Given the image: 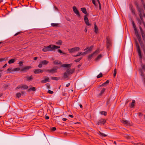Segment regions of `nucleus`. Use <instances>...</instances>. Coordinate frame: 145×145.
<instances>
[{
	"instance_id": "nucleus-1",
	"label": "nucleus",
	"mask_w": 145,
	"mask_h": 145,
	"mask_svg": "<svg viewBox=\"0 0 145 145\" xmlns=\"http://www.w3.org/2000/svg\"><path fill=\"white\" fill-rule=\"evenodd\" d=\"M72 64L71 63L70 64H63L61 67H65L67 68H70L72 66ZM75 71L74 68L72 69L69 68L67 69L65 72L63 74V77L64 79H65L69 77V76L72 74L74 73Z\"/></svg>"
},
{
	"instance_id": "nucleus-2",
	"label": "nucleus",
	"mask_w": 145,
	"mask_h": 145,
	"mask_svg": "<svg viewBox=\"0 0 145 145\" xmlns=\"http://www.w3.org/2000/svg\"><path fill=\"white\" fill-rule=\"evenodd\" d=\"M60 46H56L54 44H50L48 46H44L42 49V51L44 52L48 51H55V49L59 48Z\"/></svg>"
},
{
	"instance_id": "nucleus-3",
	"label": "nucleus",
	"mask_w": 145,
	"mask_h": 145,
	"mask_svg": "<svg viewBox=\"0 0 145 145\" xmlns=\"http://www.w3.org/2000/svg\"><path fill=\"white\" fill-rule=\"evenodd\" d=\"M81 10L83 13L85 14L84 16V20L85 23L88 26H90L91 24L89 23V20L87 17L88 14L87 13L86 8L85 7L81 8Z\"/></svg>"
},
{
	"instance_id": "nucleus-4",
	"label": "nucleus",
	"mask_w": 145,
	"mask_h": 145,
	"mask_svg": "<svg viewBox=\"0 0 145 145\" xmlns=\"http://www.w3.org/2000/svg\"><path fill=\"white\" fill-rule=\"evenodd\" d=\"M106 48L109 50L110 47L112 46V40L108 37H107L106 38Z\"/></svg>"
},
{
	"instance_id": "nucleus-5",
	"label": "nucleus",
	"mask_w": 145,
	"mask_h": 145,
	"mask_svg": "<svg viewBox=\"0 0 145 145\" xmlns=\"http://www.w3.org/2000/svg\"><path fill=\"white\" fill-rule=\"evenodd\" d=\"M59 68L57 66H55L53 67L50 69H48L45 71L46 72H47L49 73H54L57 72V70Z\"/></svg>"
},
{
	"instance_id": "nucleus-6",
	"label": "nucleus",
	"mask_w": 145,
	"mask_h": 145,
	"mask_svg": "<svg viewBox=\"0 0 145 145\" xmlns=\"http://www.w3.org/2000/svg\"><path fill=\"white\" fill-rule=\"evenodd\" d=\"M136 45L137 47V50L139 58L141 59L142 57L141 52L140 46L137 40L135 41Z\"/></svg>"
},
{
	"instance_id": "nucleus-7",
	"label": "nucleus",
	"mask_w": 145,
	"mask_h": 145,
	"mask_svg": "<svg viewBox=\"0 0 145 145\" xmlns=\"http://www.w3.org/2000/svg\"><path fill=\"white\" fill-rule=\"evenodd\" d=\"M142 69H139V72L140 76L142 77V79L144 80H145L144 75L143 73V71L142 69H144L145 70V65H142Z\"/></svg>"
},
{
	"instance_id": "nucleus-8",
	"label": "nucleus",
	"mask_w": 145,
	"mask_h": 145,
	"mask_svg": "<svg viewBox=\"0 0 145 145\" xmlns=\"http://www.w3.org/2000/svg\"><path fill=\"white\" fill-rule=\"evenodd\" d=\"M106 122V119L101 118L98 121V125H104Z\"/></svg>"
},
{
	"instance_id": "nucleus-9",
	"label": "nucleus",
	"mask_w": 145,
	"mask_h": 145,
	"mask_svg": "<svg viewBox=\"0 0 145 145\" xmlns=\"http://www.w3.org/2000/svg\"><path fill=\"white\" fill-rule=\"evenodd\" d=\"M72 9L73 12L74 13L76 14L77 16L80 18V12L78 10L76 7L75 6H74L72 7Z\"/></svg>"
},
{
	"instance_id": "nucleus-10",
	"label": "nucleus",
	"mask_w": 145,
	"mask_h": 145,
	"mask_svg": "<svg viewBox=\"0 0 145 145\" xmlns=\"http://www.w3.org/2000/svg\"><path fill=\"white\" fill-rule=\"evenodd\" d=\"M72 9L73 12L74 13L76 14L77 16L80 18V12L78 10L76 7L75 6H74L72 7Z\"/></svg>"
},
{
	"instance_id": "nucleus-11",
	"label": "nucleus",
	"mask_w": 145,
	"mask_h": 145,
	"mask_svg": "<svg viewBox=\"0 0 145 145\" xmlns=\"http://www.w3.org/2000/svg\"><path fill=\"white\" fill-rule=\"evenodd\" d=\"M32 67L31 66H27L24 67L20 69L21 71L23 72H26L28 71L30 69L32 68Z\"/></svg>"
},
{
	"instance_id": "nucleus-12",
	"label": "nucleus",
	"mask_w": 145,
	"mask_h": 145,
	"mask_svg": "<svg viewBox=\"0 0 145 145\" xmlns=\"http://www.w3.org/2000/svg\"><path fill=\"white\" fill-rule=\"evenodd\" d=\"M80 50V48L79 47H74L68 49L70 53H71L73 52H76Z\"/></svg>"
},
{
	"instance_id": "nucleus-13",
	"label": "nucleus",
	"mask_w": 145,
	"mask_h": 145,
	"mask_svg": "<svg viewBox=\"0 0 145 145\" xmlns=\"http://www.w3.org/2000/svg\"><path fill=\"white\" fill-rule=\"evenodd\" d=\"M122 123L126 125L127 126H131L130 122L129 121L126 120H122Z\"/></svg>"
},
{
	"instance_id": "nucleus-14",
	"label": "nucleus",
	"mask_w": 145,
	"mask_h": 145,
	"mask_svg": "<svg viewBox=\"0 0 145 145\" xmlns=\"http://www.w3.org/2000/svg\"><path fill=\"white\" fill-rule=\"evenodd\" d=\"M43 72V70L41 69H36L34 70V72L35 74L42 73Z\"/></svg>"
},
{
	"instance_id": "nucleus-15",
	"label": "nucleus",
	"mask_w": 145,
	"mask_h": 145,
	"mask_svg": "<svg viewBox=\"0 0 145 145\" xmlns=\"http://www.w3.org/2000/svg\"><path fill=\"white\" fill-rule=\"evenodd\" d=\"M137 9L139 13V16H141V15H142V13L144 12V10L143 9L140 7L138 8Z\"/></svg>"
},
{
	"instance_id": "nucleus-16",
	"label": "nucleus",
	"mask_w": 145,
	"mask_h": 145,
	"mask_svg": "<svg viewBox=\"0 0 145 145\" xmlns=\"http://www.w3.org/2000/svg\"><path fill=\"white\" fill-rule=\"evenodd\" d=\"M93 47V45H91L90 47H87L84 49V50H86V51H87L89 53L92 50Z\"/></svg>"
},
{
	"instance_id": "nucleus-17",
	"label": "nucleus",
	"mask_w": 145,
	"mask_h": 145,
	"mask_svg": "<svg viewBox=\"0 0 145 145\" xmlns=\"http://www.w3.org/2000/svg\"><path fill=\"white\" fill-rule=\"evenodd\" d=\"M110 81L109 80H107L106 82L103 83L101 85H99V87H100L103 86H107V84H108L109 82Z\"/></svg>"
},
{
	"instance_id": "nucleus-18",
	"label": "nucleus",
	"mask_w": 145,
	"mask_h": 145,
	"mask_svg": "<svg viewBox=\"0 0 145 145\" xmlns=\"http://www.w3.org/2000/svg\"><path fill=\"white\" fill-rule=\"evenodd\" d=\"M50 82V79L48 77L46 78L44 80H42L41 82L42 83H44L46 82Z\"/></svg>"
},
{
	"instance_id": "nucleus-19",
	"label": "nucleus",
	"mask_w": 145,
	"mask_h": 145,
	"mask_svg": "<svg viewBox=\"0 0 145 145\" xmlns=\"http://www.w3.org/2000/svg\"><path fill=\"white\" fill-rule=\"evenodd\" d=\"M94 32L96 33L97 34L98 32V28L95 22L94 24Z\"/></svg>"
},
{
	"instance_id": "nucleus-20",
	"label": "nucleus",
	"mask_w": 145,
	"mask_h": 145,
	"mask_svg": "<svg viewBox=\"0 0 145 145\" xmlns=\"http://www.w3.org/2000/svg\"><path fill=\"white\" fill-rule=\"evenodd\" d=\"M135 100H133L132 101V103L130 104V107L131 108H133L135 106Z\"/></svg>"
},
{
	"instance_id": "nucleus-21",
	"label": "nucleus",
	"mask_w": 145,
	"mask_h": 145,
	"mask_svg": "<svg viewBox=\"0 0 145 145\" xmlns=\"http://www.w3.org/2000/svg\"><path fill=\"white\" fill-rule=\"evenodd\" d=\"M26 78L27 79V81L29 82L33 78V77L32 75L30 76H27L26 77Z\"/></svg>"
},
{
	"instance_id": "nucleus-22",
	"label": "nucleus",
	"mask_w": 145,
	"mask_h": 145,
	"mask_svg": "<svg viewBox=\"0 0 145 145\" xmlns=\"http://www.w3.org/2000/svg\"><path fill=\"white\" fill-rule=\"evenodd\" d=\"M53 63L55 65H61L62 64V63L60 61H59L58 60H56L55 61H53Z\"/></svg>"
},
{
	"instance_id": "nucleus-23",
	"label": "nucleus",
	"mask_w": 145,
	"mask_h": 145,
	"mask_svg": "<svg viewBox=\"0 0 145 145\" xmlns=\"http://www.w3.org/2000/svg\"><path fill=\"white\" fill-rule=\"evenodd\" d=\"M94 55V54L93 53L91 54H90L88 56H87V58L88 60L89 61L93 57Z\"/></svg>"
},
{
	"instance_id": "nucleus-24",
	"label": "nucleus",
	"mask_w": 145,
	"mask_h": 145,
	"mask_svg": "<svg viewBox=\"0 0 145 145\" xmlns=\"http://www.w3.org/2000/svg\"><path fill=\"white\" fill-rule=\"evenodd\" d=\"M42 65H46L49 63V61L46 60H44L40 61Z\"/></svg>"
},
{
	"instance_id": "nucleus-25",
	"label": "nucleus",
	"mask_w": 145,
	"mask_h": 145,
	"mask_svg": "<svg viewBox=\"0 0 145 145\" xmlns=\"http://www.w3.org/2000/svg\"><path fill=\"white\" fill-rule=\"evenodd\" d=\"M16 59H11L8 61V63L9 64L12 63H14L16 61Z\"/></svg>"
},
{
	"instance_id": "nucleus-26",
	"label": "nucleus",
	"mask_w": 145,
	"mask_h": 145,
	"mask_svg": "<svg viewBox=\"0 0 145 145\" xmlns=\"http://www.w3.org/2000/svg\"><path fill=\"white\" fill-rule=\"evenodd\" d=\"M63 42L62 40H58L57 42H56V44L57 45H61L62 44Z\"/></svg>"
},
{
	"instance_id": "nucleus-27",
	"label": "nucleus",
	"mask_w": 145,
	"mask_h": 145,
	"mask_svg": "<svg viewBox=\"0 0 145 145\" xmlns=\"http://www.w3.org/2000/svg\"><path fill=\"white\" fill-rule=\"evenodd\" d=\"M139 16L140 17V19L141 20V22H142V23L143 24L144 26L145 27V23H144V20H143V18L142 15H141V16L139 15Z\"/></svg>"
},
{
	"instance_id": "nucleus-28",
	"label": "nucleus",
	"mask_w": 145,
	"mask_h": 145,
	"mask_svg": "<svg viewBox=\"0 0 145 145\" xmlns=\"http://www.w3.org/2000/svg\"><path fill=\"white\" fill-rule=\"evenodd\" d=\"M7 71L8 72L7 73H10L11 72H13V69L12 67H9L7 70Z\"/></svg>"
},
{
	"instance_id": "nucleus-29",
	"label": "nucleus",
	"mask_w": 145,
	"mask_h": 145,
	"mask_svg": "<svg viewBox=\"0 0 145 145\" xmlns=\"http://www.w3.org/2000/svg\"><path fill=\"white\" fill-rule=\"evenodd\" d=\"M134 4L135 6L136 7L137 9L138 8L140 7L139 6V4L138 3L137 1H135L134 2Z\"/></svg>"
},
{
	"instance_id": "nucleus-30",
	"label": "nucleus",
	"mask_w": 145,
	"mask_h": 145,
	"mask_svg": "<svg viewBox=\"0 0 145 145\" xmlns=\"http://www.w3.org/2000/svg\"><path fill=\"white\" fill-rule=\"evenodd\" d=\"M105 90L106 89L105 88H103L101 91V93L99 94V95L101 96L103 94Z\"/></svg>"
},
{
	"instance_id": "nucleus-31",
	"label": "nucleus",
	"mask_w": 145,
	"mask_h": 145,
	"mask_svg": "<svg viewBox=\"0 0 145 145\" xmlns=\"http://www.w3.org/2000/svg\"><path fill=\"white\" fill-rule=\"evenodd\" d=\"M60 79V77H51V79L53 80H56L57 81Z\"/></svg>"
},
{
	"instance_id": "nucleus-32",
	"label": "nucleus",
	"mask_w": 145,
	"mask_h": 145,
	"mask_svg": "<svg viewBox=\"0 0 145 145\" xmlns=\"http://www.w3.org/2000/svg\"><path fill=\"white\" fill-rule=\"evenodd\" d=\"M28 88V86L26 85H24L21 86V88L24 89H27Z\"/></svg>"
},
{
	"instance_id": "nucleus-33",
	"label": "nucleus",
	"mask_w": 145,
	"mask_h": 145,
	"mask_svg": "<svg viewBox=\"0 0 145 145\" xmlns=\"http://www.w3.org/2000/svg\"><path fill=\"white\" fill-rule=\"evenodd\" d=\"M51 25L53 27H58L59 25V24L52 23Z\"/></svg>"
},
{
	"instance_id": "nucleus-34",
	"label": "nucleus",
	"mask_w": 145,
	"mask_h": 145,
	"mask_svg": "<svg viewBox=\"0 0 145 145\" xmlns=\"http://www.w3.org/2000/svg\"><path fill=\"white\" fill-rule=\"evenodd\" d=\"M136 35L137 37L138 40V41H139L140 43V42L141 41V37L139 35V34H138V35Z\"/></svg>"
},
{
	"instance_id": "nucleus-35",
	"label": "nucleus",
	"mask_w": 145,
	"mask_h": 145,
	"mask_svg": "<svg viewBox=\"0 0 145 145\" xmlns=\"http://www.w3.org/2000/svg\"><path fill=\"white\" fill-rule=\"evenodd\" d=\"M102 57V55L101 54H99L97 57L95 59V60H97L99 59H101Z\"/></svg>"
},
{
	"instance_id": "nucleus-36",
	"label": "nucleus",
	"mask_w": 145,
	"mask_h": 145,
	"mask_svg": "<svg viewBox=\"0 0 145 145\" xmlns=\"http://www.w3.org/2000/svg\"><path fill=\"white\" fill-rule=\"evenodd\" d=\"M99 134L101 136H102V137H106L107 136V135H106L105 134L101 132H99Z\"/></svg>"
},
{
	"instance_id": "nucleus-37",
	"label": "nucleus",
	"mask_w": 145,
	"mask_h": 145,
	"mask_svg": "<svg viewBox=\"0 0 145 145\" xmlns=\"http://www.w3.org/2000/svg\"><path fill=\"white\" fill-rule=\"evenodd\" d=\"M36 90V89L35 87H31V88H30L28 90V91L30 90H31L33 91H35Z\"/></svg>"
},
{
	"instance_id": "nucleus-38",
	"label": "nucleus",
	"mask_w": 145,
	"mask_h": 145,
	"mask_svg": "<svg viewBox=\"0 0 145 145\" xmlns=\"http://www.w3.org/2000/svg\"><path fill=\"white\" fill-rule=\"evenodd\" d=\"M100 114L102 115H103L105 116L107 115V112L106 111H101L100 112Z\"/></svg>"
},
{
	"instance_id": "nucleus-39",
	"label": "nucleus",
	"mask_w": 145,
	"mask_h": 145,
	"mask_svg": "<svg viewBox=\"0 0 145 145\" xmlns=\"http://www.w3.org/2000/svg\"><path fill=\"white\" fill-rule=\"evenodd\" d=\"M100 52V50L99 48L97 49L95 51L93 52V53L94 54H97L99 53Z\"/></svg>"
},
{
	"instance_id": "nucleus-40",
	"label": "nucleus",
	"mask_w": 145,
	"mask_h": 145,
	"mask_svg": "<svg viewBox=\"0 0 145 145\" xmlns=\"http://www.w3.org/2000/svg\"><path fill=\"white\" fill-rule=\"evenodd\" d=\"M131 10L132 13L133 15L135 16H136V15L135 12V9L134 8Z\"/></svg>"
},
{
	"instance_id": "nucleus-41",
	"label": "nucleus",
	"mask_w": 145,
	"mask_h": 145,
	"mask_svg": "<svg viewBox=\"0 0 145 145\" xmlns=\"http://www.w3.org/2000/svg\"><path fill=\"white\" fill-rule=\"evenodd\" d=\"M57 52L59 53L60 54H63L64 55H66V54L64 52H63L60 49H58L57 50Z\"/></svg>"
},
{
	"instance_id": "nucleus-42",
	"label": "nucleus",
	"mask_w": 145,
	"mask_h": 145,
	"mask_svg": "<svg viewBox=\"0 0 145 145\" xmlns=\"http://www.w3.org/2000/svg\"><path fill=\"white\" fill-rule=\"evenodd\" d=\"M114 74H113V76L114 78H115L116 75L117 73V69H115L114 70Z\"/></svg>"
},
{
	"instance_id": "nucleus-43",
	"label": "nucleus",
	"mask_w": 145,
	"mask_h": 145,
	"mask_svg": "<svg viewBox=\"0 0 145 145\" xmlns=\"http://www.w3.org/2000/svg\"><path fill=\"white\" fill-rule=\"evenodd\" d=\"M24 63V62L23 61H20L19 62L18 64H19V65L20 67H22L23 65V63Z\"/></svg>"
},
{
	"instance_id": "nucleus-44",
	"label": "nucleus",
	"mask_w": 145,
	"mask_h": 145,
	"mask_svg": "<svg viewBox=\"0 0 145 145\" xmlns=\"http://www.w3.org/2000/svg\"><path fill=\"white\" fill-rule=\"evenodd\" d=\"M82 58V57H81V58H78L76 59H75L74 60V61L76 62H79Z\"/></svg>"
},
{
	"instance_id": "nucleus-45",
	"label": "nucleus",
	"mask_w": 145,
	"mask_h": 145,
	"mask_svg": "<svg viewBox=\"0 0 145 145\" xmlns=\"http://www.w3.org/2000/svg\"><path fill=\"white\" fill-rule=\"evenodd\" d=\"M132 25H133V29H135L137 28V27H136V25H135V22L133 21H132Z\"/></svg>"
},
{
	"instance_id": "nucleus-46",
	"label": "nucleus",
	"mask_w": 145,
	"mask_h": 145,
	"mask_svg": "<svg viewBox=\"0 0 145 145\" xmlns=\"http://www.w3.org/2000/svg\"><path fill=\"white\" fill-rule=\"evenodd\" d=\"M103 76V74L101 73H100L99 75H98L97 77V78H101Z\"/></svg>"
},
{
	"instance_id": "nucleus-47",
	"label": "nucleus",
	"mask_w": 145,
	"mask_h": 145,
	"mask_svg": "<svg viewBox=\"0 0 145 145\" xmlns=\"http://www.w3.org/2000/svg\"><path fill=\"white\" fill-rule=\"evenodd\" d=\"M21 96V94L20 93H17L16 94V96L18 98L20 97Z\"/></svg>"
},
{
	"instance_id": "nucleus-48",
	"label": "nucleus",
	"mask_w": 145,
	"mask_h": 145,
	"mask_svg": "<svg viewBox=\"0 0 145 145\" xmlns=\"http://www.w3.org/2000/svg\"><path fill=\"white\" fill-rule=\"evenodd\" d=\"M127 139H129L131 138V137L130 136L128 135L127 134H125V136H124Z\"/></svg>"
},
{
	"instance_id": "nucleus-49",
	"label": "nucleus",
	"mask_w": 145,
	"mask_h": 145,
	"mask_svg": "<svg viewBox=\"0 0 145 145\" xmlns=\"http://www.w3.org/2000/svg\"><path fill=\"white\" fill-rule=\"evenodd\" d=\"M20 70V68L19 67H17L16 68H14L13 69V71H18Z\"/></svg>"
},
{
	"instance_id": "nucleus-50",
	"label": "nucleus",
	"mask_w": 145,
	"mask_h": 145,
	"mask_svg": "<svg viewBox=\"0 0 145 145\" xmlns=\"http://www.w3.org/2000/svg\"><path fill=\"white\" fill-rule=\"evenodd\" d=\"M134 30L135 31V34L136 35H138V30H137V28L136 29H134Z\"/></svg>"
},
{
	"instance_id": "nucleus-51",
	"label": "nucleus",
	"mask_w": 145,
	"mask_h": 145,
	"mask_svg": "<svg viewBox=\"0 0 145 145\" xmlns=\"http://www.w3.org/2000/svg\"><path fill=\"white\" fill-rule=\"evenodd\" d=\"M129 7L131 10L134 8H133V6L131 4H129Z\"/></svg>"
},
{
	"instance_id": "nucleus-52",
	"label": "nucleus",
	"mask_w": 145,
	"mask_h": 145,
	"mask_svg": "<svg viewBox=\"0 0 145 145\" xmlns=\"http://www.w3.org/2000/svg\"><path fill=\"white\" fill-rule=\"evenodd\" d=\"M46 87L47 89H50V85L49 84H48V83L46 84Z\"/></svg>"
},
{
	"instance_id": "nucleus-53",
	"label": "nucleus",
	"mask_w": 145,
	"mask_h": 145,
	"mask_svg": "<svg viewBox=\"0 0 145 145\" xmlns=\"http://www.w3.org/2000/svg\"><path fill=\"white\" fill-rule=\"evenodd\" d=\"M110 103V99H108L106 103V106H107Z\"/></svg>"
},
{
	"instance_id": "nucleus-54",
	"label": "nucleus",
	"mask_w": 145,
	"mask_h": 145,
	"mask_svg": "<svg viewBox=\"0 0 145 145\" xmlns=\"http://www.w3.org/2000/svg\"><path fill=\"white\" fill-rule=\"evenodd\" d=\"M56 128L55 127H52L51 128V130L52 131H54L56 130Z\"/></svg>"
},
{
	"instance_id": "nucleus-55",
	"label": "nucleus",
	"mask_w": 145,
	"mask_h": 145,
	"mask_svg": "<svg viewBox=\"0 0 145 145\" xmlns=\"http://www.w3.org/2000/svg\"><path fill=\"white\" fill-rule=\"evenodd\" d=\"M42 63L40 61V63L38 65V67L39 68H41L42 67Z\"/></svg>"
},
{
	"instance_id": "nucleus-56",
	"label": "nucleus",
	"mask_w": 145,
	"mask_h": 145,
	"mask_svg": "<svg viewBox=\"0 0 145 145\" xmlns=\"http://www.w3.org/2000/svg\"><path fill=\"white\" fill-rule=\"evenodd\" d=\"M48 93L50 94H52L54 93L53 91L50 90H48Z\"/></svg>"
},
{
	"instance_id": "nucleus-57",
	"label": "nucleus",
	"mask_w": 145,
	"mask_h": 145,
	"mask_svg": "<svg viewBox=\"0 0 145 145\" xmlns=\"http://www.w3.org/2000/svg\"><path fill=\"white\" fill-rule=\"evenodd\" d=\"M8 86V85L7 84H5L3 86L4 88L5 89H6Z\"/></svg>"
},
{
	"instance_id": "nucleus-58",
	"label": "nucleus",
	"mask_w": 145,
	"mask_h": 145,
	"mask_svg": "<svg viewBox=\"0 0 145 145\" xmlns=\"http://www.w3.org/2000/svg\"><path fill=\"white\" fill-rule=\"evenodd\" d=\"M88 53V52L87 51H86H86L84 52L83 53H82V55L84 56Z\"/></svg>"
},
{
	"instance_id": "nucleus-59",
	"label": "nucleus",
	"mask_w": 145,
	"mask_h": 145,
	"mask_svg": "<svg viewBox=\"0 0 145 145\" xmlns=\"http://www.w3.org/2000/svg\"><path fill=\"white\" fill-rule=\"evenodd\" d=\"M137 20L138 22V23L140 25L141 24V21L138 18H137Z\"/></svg>"
},
{
	"instance_id": "nucleus-60",
	"label": "nucleus",
	"mask_w": 145,
	"mask_h": 145,
	"mask_svg": "<svg viewBox=\"0 0 145 145\" xmlns=\"http://www.w3.org/2000/svg\"><path fill=\"white\" fill-rule=\"evenodd\" d=\"M5 60V58H0V62H1Z\"/></svg>"
},
{
	"instance_id": "nucleus-61",
	"label": "nucleus",
	"mask_w": 145,
	"mask_h": 145,
	"mask_svg": "<svg viewBox=\"0 0 145 145\" xmlns=\"http://www.w3.org/2000/svg\"><path fill=\"white\" fill-rule=\"evenodd\" d=\"M93 3L96 6V3L95 1V0H91Z\"/></svg>"
},
{
	"instance_id": "nucleus-62",
	"label": "nucleus",
	"mask_w": 145,
	"mask_h": 145,
	"mask_svg": "<svg viewBox=\"0 0 145 145\" xmlns=\"http://www.w3.org/2000/svg\"><path fill=\"white\" fill-rule=\"evenodd\" d=\"M139 28L140 29V31L141 33V34L142 33H144V32L143 31V30L142 28V27H141L140 26H139Z\"/></svg>"
},
{
	"instance_id": "nucleus-63",
	"label": "nucleus",
	"mask_w": 145,
	"mask_h": 145,
	"mask_svg": "<svg viewBox=\"0 0 145 145\" xmlns=\"http://www.w3.org/2000/svg\"><path fill=\"white\" fill-rule=\"evenodd\" d=\"M77 55L78 56H81L82 55V52H79L78 53Z\"/></svg>"
},
{
	"instance_id": "nucleus-64",
	"label": "nucleus",
	"mask_w": 145,
	"mask_h": 145,
	"mask_svg": "<svg viewBox=\"0 0 145 145\" xmlns=\"http://www.w3.org/2000/svg\"><path fill=\"white\" fill-rule=\"evenodd\" d=\"M142 37L143 38H144V37H145V35L144 34V33H142L141 34Z\"/></svg>"
}]
</instances>
